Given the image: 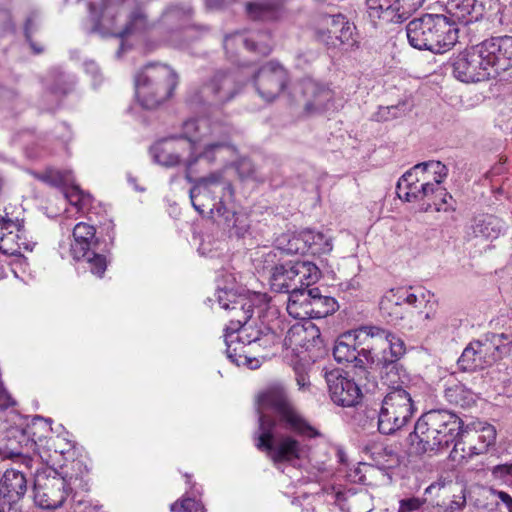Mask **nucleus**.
Here are the masks:
<instances>
[{"label":"nucleus","mask_w":512,"mask_h":512,"mask_svg":"<svg viewBox=\"0 0 512 512\" xmlns=\"http://www.w3.org/2000/svg\"><path fill=\"white\" fill-rule=\"evenodd\" d=\"M258 430L255 446L265 452L276 468L301 458L303 447L293 436L280 429L315 438L320 433L304 418L291 400L287 388L281 382H272L256 396Z\"/></svg>","instance_id":"f257e3e1"},{"label":"nucleus","mask_w":512,"mask_h":512,"mask_svg":"<svg viewBox=\"0 0 512 512\" xmlns=\"http://www.w3.org/2000/svg\"><path fill=\"white\" fill-rule=\"evenodd\" d=\"M189 12L179 5L161 10L153 0H121L103 10L101 31L120 38L154 32L160 43L180 46L181 31L176 24Z\"/></svg>","instance_id":"f03ea898"},{"label":"nucleus","mask_w":512,"mask_h":512,"mask_svg":"<svg viewBox=\"0 0 512 512\" xmlns=\"http://www.w3.org/2000/svg\"><path fill=\"white\" fill-rule=\"evenodd\" d=\"M233 194L232 184L224 179L221 171L201 177L190 189L191 203L199 213L208 209L221 219L230 236L242 238L250 228V221L246 214L230 211L226 207L225 203L232 200Z\"/></svg>","instance_id":"7ed1b4c3"},{"label":"nucleus","mask_w":512,"mask_h":512,"mask_svg":"<svg viewBox=\"0 0 512 512\" xmlns=\"http://www.w3.org/2000/svg\"><path fill=\"white\" fill-rule=\"evenodd\" d=\"M431 294L415 293L412 289H391L381 298L379 309L381 315L395 325L412 330L425 325L434 317L430 304Z\"/></svg>","instance_id":"20e7f679"},{"label":"nucleus","mask_w":512,"mask_h":512,"mask_svg":"<svg viewBox=\"0 0 512 512\" xmlns=\"http://www.w3.org/2000/svg\"><path fill=\"white\" fill-rule=\"evenodd\" d=\"M255 261L257 269L269 274L271 289L278 293H289V296L316 283L321 276L314 263L291 260L279 263L273 251L262 254Z\"/></svg>","instance_id":"39448f33"},{"label":"nucleus","mask_w":512,"mask_h":512,"mask_svg":"<svg viewBox=\"0 0 512 512\" xmlns=\"http://www.w3.org/2000/svg\"><path fill=\"white\" fill-rule=\"evenodd\" d=\"M458 33L457 25L442 14H425L406 27L412 47L437 54L450 50L458 41Z\"/></svg>","instance_id":"423d86ee"},{"label":"nucleus","mask_w":512,"mask_h":512,"mask_svg":"<svg viewBox=\"0 0 512 512\" xmlns=\"http://www.w3.org/2000/svg\"><path fill=\"white\" fill-rule=\"evenodd\" d=\"M462 425V420L448 410H430L417 420L414 435L422 452L437 453L456 440Z\"/></svg>","instance_id":"0eeeda50"},{"label":"nucleus","mask_w":512,"mask_h":512,"mask_svg":"<svg viewBox=\"0 0 512 512\" xmlns=\"http://www.w3.org/2000/svg\"><path fill=\"white\" fill-rule=\"evenodd\" d=\"M236 156L237 149L230 141L229 129L214 123L209 136L198 145L196 150H192L185 160V178L190 183H194L195 186L198 179H194L193 175L201 171L198 168L200 162H205L207 166L214 164L226 166Z\"/></svg>","instance_id":"6e6552de"},{"label":"nucleus","mask_w":512,"mask_h":512,"mask_svg":"<svg viewBox=\"0 0 512 512\" xmlns=\"http://www.w3.org/2000/svg\"><path fill=\"white\" fill-rule=\"evenodd\" d=\"M382 335L378 326H362L354 331L342 334L333 349V356L338 363H351L359 370L358 375L365 376L370 373L374 363L373 344L371 336Z\"/></svg>","instance_id":"1a4fd4ad"},{"label":"nucleus","mask_w":512,"mask_h":512,"mask_svg":"<svg viewBox=\"0 0 512 512\" xmlns=\"http://www.w3.org/2000/svg\"><path fill=\"white\" fill-rule=\"evenodd\" d=\"M136 96L145 109H155L172 96L178 84L177 73L166 64H149L135 80Z\"/></svg>","instance_id":"9d476101"},{"label":"nucleus","mask_w":512,"mask_h":512,"mask_svg":"<svg viewBox=\"0 0 512 512\" xmlns=\"http://www.w3.org/2000/svg\"><path fill=\"white\" fill-rule=\"evenodd\" d=\"M509 336L486 334L483 338L470 342L458 359L462 371H475L492 366L510 351Z\"/></svg>","instance_id":"9b49d317"},{"label":"nucleus","mask_w":512,"mask_h":512,"mask_svg":"<svg viewBox=\"0 0 512 512\" xmlns=\"http://www.w3.org/2000/svg\"><path fill=\"white\" fill-rule=\"evenodd\" d=\"M416 407L410 392L404 387H393L384 396L378 413V430L391 435L401 430L412 419Z\"/></svg>","instance_id":"f8f14e48"},{"label":"nucleus","mask_w":512,"mask_h":512,"mask_svg":"<svg viewBox=\"0 0 512 512\" xmlns=\"http://www.w3.org/2000/svg\"><path fill=\"white\" fill-rule=\"evenodd\" d=\"M34 468L33 499L36 506L46 510L62 507L72 490L66 478L42 464Z\"/></svg>","instance_id":"ddd939ff"},{"label":"nucleus","mask_w":512,"mask_h":512,"mask_svg":"<svg viewBox=\"0 0 512 512\" xmlns=\"http://www.w3.org/2000/svg\"><path fill=\"white\" fill-rule=\"evenodd\" d=\"M280 337L271 330V328H264L263 330L252 329L241 326L239 330H230L225 333L226 354L231 362L237 366L247 365L251 369L259 366L257 359H251L245 354V345L258 344L265 348L272 347L279 342Z\"/></svg>","instance_id":"4468645a"},{"label":"nucleus","mask_w":512,"mask_h":512,"mask_svg":"<svg viewBox=\"0 0 512 512\" xmlns=\"http://www.w3.org/2000/svg\"><path fill=\"white\" fill-rule=\"evenodd\" d=\"M338 308L337 301L330 296L322 295L320 289L315 287L302 291H295L288 296L287 312L295 319L324 318Z\"/></svg>","instance_id":"2eb2a0df"},{"label":"nucleus","mask_w":512,"mask_h":512,"mask_svg":"<svg viewBox=\"0 0 512 512\" xmlns=\"http://www.w3.org/2000/svg\"><path fill=\"white\" fill-rule=\"evenodd\" d=\"M98 241L95 238V228L80 222L73 229L71 254L75 260H84L90 272L101 278L106 271L107 261L104 255L96 252Z\"/></svg>","instance_id":"dca6fc26"},{"label":"nucleus","mask_w":512,"mask_h":512,"mask_svg":"<svg viewBox=\"0 0 512 512\" xmlns=\"http://www.w3.org/2000/svg\"><path fill=\"white\" fill-rule=\"evenodd\" d=\"M37 442L30 438L27 432L18 427H11L0 436V455L3 458L14 460L16 466H24L28 471L40 466V456H30V449H34Z\"/></svg>","instance_id":"f3484780"},{"label":"nucleus","mask_w":512,"mask_h":512,"mask_svg":"<svg viewBox=\"0 0 512 512\" xmlns=\"http://www.w3.org/2000/svg\"><path fill=\"white\" fill-rule=\"evenodd\" d=\"M242 89L235 73L217 72L203 84L192 97L196 103L223 105L232 100Z\"/></svg>","instance_id":"a211bd4d"},{"label":"nucleus","mask_w":512,"mask_h":512,"mask_svg":"<svg viewBox=\"0 0 512 512\" xmlns=\"http://www.w3.org/2000/svg\"><path fill=\"white\" fill-rule=\"evenodd\" d=\"M230 278L231 281H228L227 285H218L215 297L221 308L230 310L232 313L225 331H237L252 317L253 305L245 294L235 289L234 277L230 276Z\"/></svg>","instance_id":"6ab92c4d"},{"label":"nucleus","mask_w":512,"mask_h":512,"mask_svg":"<svg viewBox=\"0 0 512 512\" xmlns=\"http://www.w3.org/2000/svg\"><path fill=\"white\" fill-rule=\"evenodd\" d=\"M424 172L438 174V179H445L448 175V168L440 161H427L414 165L406 171L398 180L397 195L407 202L421 201L420 175Z\"/></svg>","instance_id":"aec40b11"},{"label":"nucleus","mask_w":512,"mask_h":512,"mask_svg":"<svg viewBox=\"0 0 512 512\" xmlns=\"http://www.w3.org/2000/svg\"><path fill=\"white\" fill-rule=\"evenodd\" d=\"M425 0H366L371 20L401 23L416 12Z\"/></svg>","instance_id":"412c9836"},{"label":"nucleus","mask_w":512,"mask_h":512,"mask_svg":"<svg viewBox=\"0 0 512 512\" xmlns=\"http://www.w3.org/2000/svg\"><path fill=\"white\" fill-rule=\"evenodd\" d=\"M288 82L286 69L274 61L262 65L254 75L258 95L266 102L274 101Z\"/></svg>","instance_id":"4be33fe9"},{"label":"nucleus","mask_w":512,"mask_h":512,"mask_svg":"<svg viewBox=\"0 0 512 512\" xmlns=\"http://www.w3.org/2000/svg\"><path fill=\"white\" fill-rule=\"evenodd\" d=\"M452 67L454 76L464 83L483 81L491 76L479 44L471 50L459 54Z\"/></svg>","instance_id":"5701e85b"},{"label":"nucleus","mask_w":512,"mask_h":512,"mask_svg":"<svg viewBox=\"0 0 512 512\" xmlns=\"http://www.w3.org/2000/svg\"><path fill=\"white\" fill-rule=\"evenodd\" d=\"M326 382L330 398L336 405L354 407L360 403L362 394L359 385L340 370L326 373Z\"/></svg>","instance_id":"b1692460"},{"label":"nucleus","mask_w":512,"mask_h":512,"mask_svg":"<svg viewBox=\"0 0 512 512\" xmlns=\"http://www.w3.org/2000/svg\"><path fill=\"white\" fill-rule=\"evenodd\" d=\"M479 45L490 72L498 74L512 68V36L491 37Z\"/></svg>","instance_id":"393cba45"},{"label":"nucleus","mask_w":512,"mask_h":512,"mask_svg":"<svg viewBox=\"0 0 512 512\" xmlns=\"http://www.w3.org/2000/svg\"><path fill=\"white\" fill-rule=\"evenodd\" d=\"M299 88L304 99L306 114L317 115L331 108L334 93L328 86L311 78H305L300 82Z\"/></svg>","instance_id":"a878e982"},{"label":"nucleus","mask_w":512,"mask_h":512,"mask_svg":"<svg viewBox=\"0 0 512 512\" xmlns=\"http://www.w3.org/2000/svg\"><path fill=\"white\" fill-rule=\"evenodd\" d=\"M504 229V223L500 218L492 214H480L471 220L466 237L468 240H494L503 233Z\"/></svg>","instance_id":"bb28decb"},{"label":"nucleus","mask_w":512,"mask_h":512,"mask_svg":"<svg viewBox=\"0 0 512 512\" xmlns=\"http://www.w3.org/2000/svg\"><path fill=\"white\" fill-rule=\"evenodd\" d=\"M287 0H251L245 4L249 19L261 22L279 21L285 14Z\"/></svg>","instance_id":"cd10ccee"},{"label":"nucleus","mask_w":512,"mask_h":512,"mask_svg":"<svg viewBox=\"0 0 512 512\" xmlns=\"http://www.w3.org/2000/svg\"><path fill=\"white\" fill-rule=\"evenodd\" d=\"M319 338L320 332L315 325H313L312 323H297L291 326L287 331L284 338V345L287 348H305L308 350L310 349L311 346H315Z\"/></svg>","instance_id":"c85d7f7f"},{"label":"nucleus","mask_w":512,"mask_h":512,"mask_svg":"<svg viewBox=\"0 0 512 512\" xmlns=\"http://www.w3.org/2000/svg\"><path fill=\"white\" fill-rule=\"evenodd\" d=\"M27 472L24 466H17L7 469L1 479L2 489L5 497L10 500L19 501L27 492ZM31 474V471H29Z\"/></svg>","instance_id":"c756f323"},{"label":"nucleus","mask_w":512,"mask_h":512,"mask_svg":"<svg viewBox=\"0 0 512 512\" xmlns=\"http://www.w3.org/2000/svg\"><path fill=\"white\" fill-rule=\"evenodd\" d=\"M446 11L455 21L468 24L479 20L483 14V4L478 0H448Z\"/></svg>","instance_id":"7c9ffc66"},{"label":"nucleus","mask_w":512,"mask_h":512,"mask_svg":"<svg viewBox=\"0 0 512 512\" xmlns=\"http://www.w3.org/2000/svg\"><path fill=\"white\" fill-rule=\"evenodd\" d=\"M21 230V221L18 218H11L9 214L4 210H0V251L7 255L17 254V235H14L15 231ZM21 239L22 236L18 235Z\"/></svg>","instance_id":"2f4dec72"},{"label":"nucleus","mask_w":512,"mask_h":512,"mask_svg":"<svg viewBox=\"0 0 512 512\" xmlns=\"http://www.w3.org/2000/svg\"><path fill=\"white\" fill-rule=\"evenodd\" d=\"M336 504L344 512H371L373 510V497L367 491L338 492Z\"/></svg>","instance_id":"473e14b6"},{"label":"nucleus","mask_w":512,"mask_h":512,"mask_svg":"<svg viewBox=\"0 0 512 512\" xmlns=\"http://www.w3.org/2000/svg\"><path fill=\"white\" fill-rule=\"evenodd\" d=\"M444 397L451 405L468 409L476 403V394L460 382L447 381Z\"/></svg>","instance_id":"72a5a7b5"},{"label":"nucleus","mask_w":512,"mask_h":512,"mask_svg":"<svg viewBox=\"0 0 512 512\" xmlns=\"http://www.w3.org/2000/svg\"><path fill=\"white\" fill-rule=\"evenodd\" d=\"M213 124L207 119H190L183 123L181 137L189 143L190 150H196L198 145L205 140L210 133Z\"/></svg>","instance_id":"f704fd0d"},{"label":"nucleus","mask_w":512,"mask_h":512,"mask_svg":"<svg viewBox=\"0 0 512 512\" xmlns=\"http://www.w3.org/2000/svg\"><path fill=\"white\" fill-rule=\"evenodd\" d=\"M469 440L468 455H479L487 451L496 439V430L491 425L482 427L480 431H469L464 435Z\"/></svg>","instance_id":"c9c22d12"},{"label":"nucleus","mask_w":512,"mask_h":512,"mask_svg":"<svg viewBox=\"0 0 512 512\" xmlns=\"http://www.w3.org/2000/svg\"><path fill=\"white\" fill-rule=\"evenodd\" d=\"M371 369L379 371L382 380L388 385L389 390L393 387H402L398 384L400 380V364L398 361L388 360L387 353L380 357L374 354V363L371 365Z\"/></svg>","instance_id":"e433bc0d"},{"label":"nucleus","mask_w":512,"mask_h":512,"mask_svg":"<svg viewBox=\"0 0 512 512\" xmlns=\"http://www.w3.org/2000/svg\"><path fill=\"white\" fill-rule=\"evenodd\" d=\"M233 40L241 42L247 50L261 55H268L271 51V38L268 32L251 33L245 37L242 35L226 37L225 46Z\"/></svg>","instance_id":"4c0bfd02"},{"label":"nucleus","mask_w":512,"mask_h":512,"mask_svg":"<svg viewBox=\"0 0 512 512\" xmlns=\"http://www.w3.org/2000/svg\"><path fill=\"white\" fill-rule=\"evenodd\" d=\"M380 331L383 332L382 335H372L371 343L373 344V351L375 350V346L377 342H382L387 346L388 349L384 348L382 351V355L387 353L388 360L399 361V359L405 354V344L402 339L395 336L388 330H385L381 327H378Z\"/></svg>","instance_id":"58836bf2"},{"label":"nucleus","mask_w":512,"mask_h":512,"mask_svg":"<svg viewBox=\"0 0 512 512\" xmlns=\"http://www.w3.org/2000/svg\"><path fill=\"white\" fill-rule=\"evenodd\" d=\"M178 141L176 138L162 140L153 147L155 161L165 167H174L180 163V155L177 153Z\"/></svg>","instance_id":"ea45409f"},{"label":"nucleus","mask_w":512,"mask_h":512,"mask_svg":"<svg viewBox=\"0 0 512 512\" xmlns=\"http://www.w3.org/2000/svg\"><path fill=\"white\" fill-rule=\"evenodd\" d=\"M274 244L277 250L288 255L305 254L304 230L301 232L282 233L276 237Z\"/></svg>","instance_id":"a19ab883"},{"label":"nucleus","mask_w":512,"mask_h":512,"mask_svg":"<svg viewBox=\"0 0 512 512\" xmlns=\"http://www.w3.org/2000/svg\"><path fill=\"white\" fill-rule=\"evenodd\" d=\"M327 24L329 25L328 39L330 40V44L336 46V41H338L339 44L349 42L353 34V27L345 21L343 16H329L327 18Z\"/></svg>","instance_id":"79ce46f5"},{"label":"nucleus","mask_w":512,"mask_h":512,"mask_svg":"<svg viewBox=\"0 0 512 512\" xmlns=\"http://www.w3.org/2000/svg\"><path fill=\"white\" fill-rule=\"evenodd\" d=\"M304 237L306 242L305 253L326 254L332 250L331 239L321 232L304 230Z\"/></svg>","instance_id":"37998d69"},{"label":"nucleus","mask_w":512,"mask_h":512,"mask_svg":"<svg viewBox=\"0 0 512 512\" xmlns=\"http://www.w3.org/2000/svg\"><path fill=\"white\" fill-rule=\"evenodd\" d=\"M410 111L406 101H400L396 105L380 106L372 115V119L377 122L391 121L406 115Z\"/></svg>","instance_id":"c03bdc74"},{"label":"nucleus","mask_w":512,"mask_h":512,"mask_svg":"<svg viewBox=\"0 0 512 512\" xmlns=\"http://www.w3.org/2000/svg\"><path fill=\"white\" fill-rule=\"evenodd\" d=\"M438 174H432L431 172H424L420 175L421 182V195L422 200L436 196L437 193H442V187L440 186L444 179H438Z\"/></svg>","instance_id":"a18cd8bd"},{"label":"nucleus","mask_w":512,"mask_h":512,"mask_svg":"<svg viewBox=\"0 0 512 512\" xmlns=\"http://www.w3.org/2000/svg\"><path fill=\"white\" fill-rule=\"evenodd\" d=\"M40 25H41L40 12L37 10H32L28 14V16L25 20L24 33H25V37H26L27 41L30 43L31 47L33 48V50L36 53L42 52V49L37 48L35 46V44L32 42V35L34 34V32H36L40 28Z\"/></svg>","instance_id":"49530a36"},{"label":"nucleus","mask_w":512,"mask_h":512,"mask_svg":"<svg viewBox=\"0 0 512 512\" xmlns=\"http://www.w3.org/2000/svg\"><path fill=\"white\" fill-rule=\"evenodd\" d=\"M182 8L185 10H189L190 12H189V14H185L184 16H182V18L176 24L178 26V29L181 31L180 37L182 39V44L179 47H183L185 44H187V42L195 40L198 37V35L204 31V29H200V32H199L198 29H196V27H194V26H185L184 25V22L191 16L192 9L190 7H182Z\"/></svg>","instance_id":"de8ad7c7"},{"label":"nucleus","mask_w":512,"mask_h":512,"mask_svg":"<svg viewBox=\"0 0 512 512\" xmlns=\"http://www.w3.org/2000/svg\"><path fill=\"white\" fill-rule=\"evenodd\" d=\"M467 431H463L460 429V434L456 438V440L453 442L454 447L453 450L450 453V457L453 461H460L463 459H469L472 456L468 455V446H469V440L465 438V434Z\"/></svg>","instance_id":"09e8293b"},{"label":"nucleus","mask_w":512,"mask_h":512,"mask_svg":"<svg viewBox=\"0 0 512 512\" xmlns=\"http://www.w3.org/2000/svg\"><path fill=\"white\" fill-rule=\"evenodd\" d=\"M74 86V79L70 75L63 72H58L55 75L54 83L52 85V92L57 95H66Z\"/></svg>","instance_id":"8fccbe9b"},{"label":"nucleus","mask_w":512,"mask_h":512,"mask_svg":"<svg viewBox=\"0 0 512 512\" xmlns=\"http://www.w3.org/2000/svg\"><path fill=\"white\" fill-rule=\"evenodd\" d=\"M171 512H204V507L194 499L185 498L180 503L172 504Z\"/></svg>","instance_id":"3c124183"},{"label":"nucleus","mask_w":512,"mask_h":512,"mask_svg":"<svg viewBox=\"0 0 512 512\" xmlns=\"http://www.w3.org/2000/svg\"><path fill=\"white\" fill-rule=\"evenodd\" d=\"M21 221V230L20 231H15L14 232V235H21L22 238L19 239L18 237L16 238V244L18 246L17 248V254H20L21 253V250H25V251H33V249L35 248V246L37 245V243L33 240H29L27 238V233H26V230L24 229V225H23V220H20Z\"/></svg>","instance_id":"603ef678"},{"label":"nucleus","mask_w":512,"mask_h":512,"mask_svg":"<svg viewBox=\"0 0 512 512\" xmlns=\"http://www.w3.org/2000/svg\"><path fill=\"white\" fill-rule=\"evenodd\" d=\"M295 380L300 391H308L311 386V382L308 376V372L303 365H296L294 367Z\"/></svg>","instance_id":"864d4df0"},{"label":"nucleus","mask_w":512,"mask_h":512,"mask_svg":"<svg viewBox=\"0 0 512 512\" xmlns=\"http://www.w3.org/2000/svg\"><path fill=\"white\" fill-rule=\"evenodd\" d=\"M64 196L70 204L78 206L84 204L85 198L89 195L85 194L78 186L73 185L65 190Z\"/></svg>","instance_id":"5fc2aeb1"},{"label":"nucleus","mask_w":512,"mask_h":512,"mask_svg":"<svg viewBox=\"0 0 512 512\" xmlns=\"http://www.w3.org/2000/svg\"><path fill=\"white\" fill-rule=\"evenodd\" d=\"M237 172L241 178L255 177L256 168L253 162L248 158H242L236 166Z\"/></svg>","instance_id":"6e6d98bb"},{"label":"nucleus","mask_w":512,"mask_h":512,"mask_svg":"<svg viewBox=\"0 0 512 512\" xmlns=\"http://www.w3.org/2000/svg\"><path fill=\"white\" fill-rule=\"evenodd\" d=\"M492 474L495 478L505 483H512V463L495 466L492 470Z\"/></svg>","instance_id":"4d7b16f0"},{"label":"nucleus","mask_w":512,"mask_h":512,"mask_svg":"<svg viewBox=\"0 0 512 512\" xmlns=\"http://www.w3.org/2000/svg\"><path fill=\"white\" fill-rule=\"evenodd\" d=\"M423 502L418 498L402 499L399 503L398 512H413L422 506Z\"/></svg>","instance_id":"13d9d810"},{"label":"nucleus","mask_w":512,"mask_h":512,"mask_svg":"<svg viewBox=\"0 0 512 512\" xmlns=\"http://www.w3.org/2000/svg\"><path fill=\"white\" fill-rule=\"evenodd\" d=\"M339 287L342 291L349 292L352 294L354 291H358L361 288V283L359 278L354 277L347 281L341 282L339 284Z\"/></svg>","instance_id":"bf43d9fd"},{"label":"nucleus","mask_w":512,"mask_h":512,"mask_svg":"<svg viewBox=\"0 0 512 512\" xmlns=\"http://www.w3.org/2000/svg\"><path fill=\"white\" fill-rule=\"evenodd\" d=\"M43 179L52 185L64 184L68 181L65 178V176L60 172L50 173L49 175L45 176Z\"/></svg>","instance_id":"052dcab7"},{"label":"nucleus","mask_w":512,"mask_h":512,"mask_svg":"<svg viewBox=\"0 0 512 512\" xmlns=\"http://www.w3.org/2000/svg\"><path fill=\"white\" fill-rule=\"evenodd\" d=\"M498 498L502 502L503 507L507 510V512H512V497L503 491L497 493Z\"/></svg>","instance_id":"680f3d73"},{"label":"nucleus","mask_w":512,"mask_h":512,"mask_svg":"<svg viewBox=\"0 0 512 512\" xmlns=\"http://www.w3.org/2000/svg\"><path fill=\"white\" fill-rule=\"evenodd\" d=\"M18 501L10 500L8 502L4 501L1 504L0 511L1 512H21L20 507L17 505Z\"/></svg>","instance_id":"e2e57ef3"},{"label":"nucleus","mask_w":512,"mask_h":512,"mask_svg":"<svg viewBox=\"0 0 512 512\" xmlns=\"http://www.w3.org/2000/svg\"><path fill=\"white\" fill-rule=\"evenodd\" d=\"M86 70L87 72H91L92 75L96 78L97 76L100 75L99 71H98V67L97 65L94 63V62H89V63H86Z\"/></svg>","instance_id":"0e129e2a"},{"label":"nucleus","mask_w":512,"mask_h":512,"mask_svg":"<svg viewBox=\"0 0 512 512\" xmlns=\"http://www.w3.org/2000/svg\"><path fill=\"white\" fill-rule=\"evenodd\" d=\"M439 197L442 204H447L448 199H452V196L446 192L444 188H442V193H437L435 198Z\"/></svg>","instance_id":"69168bd1"},{"label":"nucleus","mask_w":512,"mask_h":512,"mask_svg":"<svg viewBox=\"0 0 512 512\" xmlns=\"http://www.w3.org/2000/svg\"><path fill=\"white\" fill-rule=\"evenodd\" d=\"M128 182L134 186L135 190L140 191V192L145 191V188H143V187H139V186L136 184V179H135L133 176L128 175Z\"/></svg>","instance_id":"338daca9"},{"label":"nucleus","mask_w":512,"mask_h":512,"mask_svg":"<svg viewBox=\"0 0 512 512\" xmlns=\"http://www.w3.org/2000/svg\"><path fill=\"white\" fill-rule=\"evenodd\" d=\"M377 469H375L374 467L371 466V474H374V473H377Z\"/></svg>","instance_id":"774afa93"}]
</instances>
